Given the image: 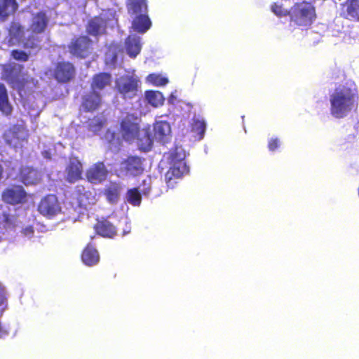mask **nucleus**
Masks as SVG:
<instances>
[{"mask_svg": "<svg viewBox=\"0 0 359 359\" xmlns=\"http://www.w3.org/2000/svg\"><path fill=\"white\" fill-rule=\"evenodd\" d=\"M290 15L292 22L302 27L311 25L316 18L313 6L305 2L296 4L291 9Z\"/></svg>", "mask_w": 359, "mask_h": 359, "instance_id": "6", "label": "nucleus"}, {"mask_svg": "<svg viewBox=\"0 0 359 359\" xmlns=\"http://www.w3.org/2000/svg\"><path fill=\"white\" fill-rule=\"evenodd\" d=\"M358 99L357 90L353 85L337 88L330 97L332 114L337 118L346 116L355 107Z\"/></svg>", "mask_w": 359, "mask_h": 359, "instance_id": "2", "label": "nucleus"}, {"mask_svg": "<svg viewBox=\"0 0 359 359\" xmlns=\"http://www.w3.org/2000/svg\"><path fill=\"white\" fill-rule=\"evenodd\" d=\"M3 78L20 93L22 91L26 93L36 86L34 80L22 72L21 65L15 63L11 64L5 69Z\"/></svg>", "mask_w": 359, "mask_h": 359, "instance_id": "5", "label": "nucleus"}, {"mask_svg": "<svg viewBox=\"0 0 359 359\" xmlns=\"http://www.w3.org/2000/svg\"><path fill=\"white\" fill-rule=\"evenodd\" d=\"M271 11L278 17H283L290 14V12H288L287 9L283 8V5L279 4L278 3H275L271 6Z\"/></svg>", "mask_w": 359, "mask_h": 359, "instance_id": "39", "label": "nucleus"}, {"mask_svg": "<svg viewBox=\"0 0 359 359\" xmlns=\"http://www.w3.org/2000/svg\"><path fill=\"white\" fill-rule=\"evenodd\" d=\"M82 165L77 158H71L66 169L67 180L74 182L81 177Z\"/></svg>", "mask_w": 359, "mask_h": 359, "instance_id": "18", "label": "nucleus"}, {"mask_svg": "<svg viewBox=\"0 0 359 359\" xmlns=\"http://www.w3.org/2000/svg\"><path fill=\"white\" fill-rule=\"evenodd\" d=\"M151 184L152 180L151 177L147 176L145 179L143 180L142 183L138 189L144 195L147 196L150 192Z\"/></svg>", "mask_w": 359, "mask_h": 359, "instance_id": "38", "label": "nucleus"}, {"mask_svg": "<svg viewBox=\"0 0 359 359\" xmlns=\"http://www.w3.org/2000/svg\"><path fill=\"white\" fill-rule=\"evenodd\" d=\"M1 222L0 221V223H1Z\"/></svg>", "mask_w": 359, "mask_h": 359, "instance_id": "49", "label": "nucleus"}, {"mask_svg": "<svg viewBox=\"0 0 359 359\" xmlns=\"http://www.w3.org/2000/svg\"><path fill=\"white\" fill-rule=\"evenodd\" d=\"M20 177L25 184H34L41 180L40 174L36 170L29 167L22 168Z\"/></svg>", "mask_w": 359, "mask_h": 359, "instance_id": "24", "label": "nucleus"}, {"mask_svg": "<svg viewBox=\"0 0 359 359\" xmlns=\"http://www.w3.org/2000/svg\"><path fill=\"white\" fill-rule=\"evenodd\" d=\"M168 102L170 104H177L180 107L182 110H185L187 112H190L192 106L191 104L177 100V91L172 92L169 97L168 98Z\"/></svg>", "mask_w": 359, "mask_h": 359, "instance_id": "35", "label": "nucleus"}, {"mask_svg": "<svg viewBox=\"0 0 359 359\" xmlns=\"http://www.w3.org/2000/svg\"><path fill=\"white\" fill-rule=\"evenodd\" d=\"M17 8L18 4L15 0H0V19L4 20L13 13Z\"/></svg>", "mask_w": 359, "mask_h": 359, "instance_id": "27", "label": "nucleus"}, {"mask_svg": "<svg viewBox=\"0 0 359 359\" xmlns=\"http://www.w3.org/2000/svg\"><path fill=\"white\" fill-rule=\"evenodd\" d=\"M27 194L21 186H12L7 188L2 194L4 202L16 205L26 201Z\"/></svg>", "mask_w": 359, "mask_h": 359, "instance_id": "12", "label": "nucleus"}, {"mask_svg": "<svg viewBox=\"0 0 359 359\" xmlns=\"http://www.w3.org/2000/svg\"><path fill=\"white\" fill-rule=\"evenodd\" d=\"M119 53H121V50L117 44L111 45L106 53L105 60L107 65H114Z\"/></svg>", "mask_w": 359, "mask_h": 359, "instance_id": "33", "label": "nucleus"}, {"mask_svg": "<svg viewBox=\"0 0 359 359\" xmlns=\"http://www.w3.org/2000/svg\"><path fill=\"white\" fill-rule=\"evenodd\" d=\"M280 145V142L278 138L271 137L269 140L268 147L270 151H275Z\"/></svg>", "mask_w": 359, "mask_h": 359, "instance_id": "42", "label": "nucleus"}, {"mask_svg": "<svg viewBox=\"0 0 359 359\" xmlns=\"http://www.w3.org/2000/svg\"><path fill=\"white\" fill-rule=\"evenodd\" d=\"M72 196L74 199H76L77 205L80 208H86L88 205L95 203V198L91 193L86 191L83 186H77Z\"/></svg>", "mask_w": 359, "mask_h": 359, "instance_id": "16", "label": "nucleus"}, {"mask_svg": "<svg viewBox=\"0 0 359 359\" xmlns=\"http://www.w3.org/2000/svg\"><path fill=\"white\" fill-rule=\"evenodd\" d=\"M146 81L147 83L156 86H163L168 83V79L166 76L158 74H149L147 77Z\"/></svg>", "mask_w": 359, "mask_h": 359, "instance_id": "36", "label": "nucleus"}, {"mask_svg": "<svg viewBox=\"0 0 359 359\" xmlns=\"http://www.w3.org/2000/svg\"><path fill=\"white\" fill-rule=\"evenodd\" d=\"M108 174L104 165L97 163L90 166L86 171V177L92 184H99L105 180Z\"/></svg>", "mask_w": 359, "mask_h": 359, "instance_id": "13", "label": "nucleus"}, {"mask_svg": "<svg viewBox=\"0 0 359 359\" xmlns=\"http://www.w3.org/2000/svg\"><path fill=\"white\" fill-rule=\"evenodd\" d=\"M143 171L142 159L137 156L128 157L123 161L116 174L118 177L136 176Z\"/></svg>", "mask_w": 359, "mask_h": 359, "instance_id": "9", "label": "nucleus"}, {"mask_svg": "<svg viewBox=\"0 0 359 359\" xmlns=\"http://www.w3.org/2000/svg\"><path fill=\"white\" fill-rule=\"evenodd\" d=\"M24 231L26 235H32L34 233L32 226H28L24 229Z\"/></svg>", "mask_w": 359, "mask_h": 359, "instance_id": "43", "label": "nucleus"}, {"mask_svg": "<svg viewBox=\"0 0 359 359\" xmlns=\"http://www.w3.org/2000/svg\"><path fill=\"white\" fill-rule=\"evenodd\" d=\"M205 130V123L203 119L195 118L191 123V131L196 134V137L201 140Z\"/></svg>", "mask_w": 359, "mask_h": 359, "instance_id": "32", "label": "nucleus"}, {"mask_svg": "<svg viewBox=\"0 0 359 359\" xmlns=\"http://www.w3.org/2000/svg\"><path fill=\"white\" fill-rule=\"evenodd\" d=\"M132 28L139 33L146 32L151 27V22L147 13L135 15Z\"/></svg>", "mask_w": 359, "mask_h": 359, "instance_id": "21", "label": "nucleus"}, {"mask_svg": "<svg viewBox=\"0 0 359 359\" xmlns=\"http://www.w3.org/2000/svg\"><path fill=\"white\" fill-rule=\"evenodd\" d=\"M127 8L131 15L147 13V0H128Z\"/></svg>", "mask_w": 359, "mask_h": 359, "instance_id": "26", "label": "nucleus"}, {"mask_svg": "<svg viewBox=\"0 0 359 359\" xmlns=\"http://www.w3.org/2000/svg\"><path fill=\"white\" fill-rule=\"evenodd\" d=\"M4 302V296L0 293V306H1Z\"/></svg>", "mask_w": 359, "mask_h": 359, "instance_id": "46", "label": "nucleus"}, {"mask_svg": "<svg viewBox=\"0 0 359 359\" xmlns=\"http://www.w3.org/2000/svg\"><path fill=\"white\" fill-rule=\"evenodd\" d=\"M140 37L135 35H130L125 44V48L127 54L131 57H135L140 52L142 45Z\"/></svg>", "mask_w": 359, "mask_h": 359, "instance_id": "20", "label": "nucleus"}, {"mask_svg": "<svg viewBox=\"0 0 359 359\" xmlns=\"http://www.w3.org/2000/svg\"><path fill=\"white\" fill-rule=\"evenodd\" d=\"M186 154L181 147H177L169 155V170L165 173V180L168 187L173 188L177 183V180L188 173L189 168L184 161Z\"/></svg>", "mask_w": 359, "mask_h": 359, "instance_id": "4", "label": "nucleus"}, {"mask_svg": "<svg viewBox=\"0 0 359 359\" xmlns=\"http://www.w3.org/2000/svg\"><path fill=\"white\" fill-rule=\"evenodd\" d=\"M154 136L160 142H165L171 133L170 126L168 121L156 119L154 126Z\"/></svg>", "mask_w": 359, "mask_h": 359, "instance_id": "17", "label": "nucleus"}, {"mask_svg": "<svg viewBox=\"0 0 359 359\" xmlns=\"http://www.w3.org/2000/svg\"><path fill=\"white\" fill-rule=\"evenodd\" d=\"M95 232L104 238H113L116 234L114 226H94Z\"/></svg>", "mask_w": 359, "mask_h": 359, "instance_id": "34", "label": "nucleus"}, {"mask_svg": "<svg viewBox=\"0 0 359 359\" xmlns=\"http://www.w3.org/2000/svg\"><path fill=\"white\" fill-rule=\"evenodd\" d=\"M90 42L86 36H81L69 46L70 53L77 57H85L88 55Z\"/></svg>", "mask_w": 359, "mask_h": 359, "instance_id": "14", "label": "nucleus"}, {"mask_svg": "<svg viewBox=\"0 0 359 359\" xmlns=\"http://www.w3.org/2000/svg\"><path fill=\"white\" fill-rule=\"evenodd\" d=\"M140 86L138 77L133 74H126L116 79V88L125 98H132L137 95Z\"/></svg>", "mask_w": 359, "mask_h": 359, "instance_id": "8", "label": "nucleus"}, {"mask_svg": "<svg viewBox=\"0 0 359 359\" xmlns=\"http://www.w3.org/2000/svg\"><path fill=\"white\" fill-rule=\"evenodd\" d=\"M49 18L45 12H39L33 15L30 29L25 31L21 25L14 22L9 30L11 45L22 43L26 48L37 47L38 41L34 39V34H39L46 29Z\"/></svg>", "mask_w": 359, "mask_h": 359, "instance_id": "1", "label": "nucleus"}, {"mask_svg": "<svg viewBox=\"0 0 359 359\" xmlns=\"http://www.w3.org/2000/svg\"><path fill=\"white\" fill-rule=\"evenodd\" d=\"M147 102L154 107H158L163 104L164 97L159 91L149 90L145 93Z\"/></svg>", "mask_w": 359, "mask_h": 359, "instance_id": "30", "label": "nucleus"}, {"mask_svg": "<svg viewBox=\"0 0 359 359\" xmlns=\"http://www.w3.org/2000/svg\"><path fill=\"white\" fill-rule=\"evenodd\" d=\"M54 74L59 82H67L74 76V69L72 65L69 62L58 63Z\"/></svg>", "mask_w": 359, "mask_h": 359, "instance_id": "15", "label": "nucleus"}, {"mask_svg": "<svg viewBox=\"0 0 359 359\" xmlns=\"http://www.w3.org/2000/svg\"><path fill=\"white\" fill-rule=\"evenodd\" d=\"M102 103L101 95L97 92L93 90L83 97V107L87 111H93L97 109Z\"/></svg>", "mask_w": 359, "mask_h": 359, "instance_id": "23", "label": "nucleus"}, {"mask_svg": "<svg viewBox=\"0 0 359 359\" xmlns=\"http://www.w3.org/2000/svg\"><path fill=\"white\" fill-rule=\"evenodd\" d=\"M8 334V332L0 324V338Z\"/></svg>", "mask_w": 359, "mask_h": 359, "instance_id": "44", "label": "nucleus"}, {"mask_svg": "<svg viewBox=\"0 0 359 359\" xmlns=\"http://www.w3.org/2000/svg\"><path fill=\"white\" fill-rule=\"evenodd\" d=\"M105 119L104 116H100L90 120L89 123V129L93 133L97 134L98 131L102 128L104 123Z\"/></svg>", "mask_w": 359, "mask_h": 359, "instance_id": "37", "label": "nucleus"}, {"mask_svg": "<svg viewBox=\"0 0 359 359\" xmlns=\"http://www.w3.org/2000/svg\"><path fill=\"white\" fill-rule=\"evenodd\" d=\"M140 192L138 188L129 189L126 194V201L134 206H139L142 201Z\"/></svg>", "mask_w": 359, "mask_h": 359, "instance_id": "31", "label": "nucleus"}, {"mask_svg": "<svg viewBox=\"0 0 359 359\" xmlns=\"http://www.w3.org/2000/svg\"><path fill=\"white\" fill-rule=\"evenodd\" d=\"M9 222V221H8V218H6V222Z\"/></svg>", "mask_w": 359, "mask_h": 359, "instance_id": "47", "label": "nucleus"}, {"mask_svg": "<svg viewBox=\"0 0 359 359\" xmlns=\"http://www.w3.org/2000/svg\"><path fill=\"white\" fill-rule=\"evenodd\" d=\"M39 212L45 217L51 218L61 211V207L55 195H48L44 197L39 205Z\"/></svg>", "mask_w": 359, "mask_h": 359, "instance_id": "10", "label": "nucleus"}, {"mask_svg": "<svg viewBox=\"0 0 359 359\" xmlns=\"http://www.w3.org/2000/svg\"><path fill=\"white\" fill-rule=\"evenodd\" d=\"M27 137V132L21 126H15L4 134L6 143L14 148L22 146V143Z\"/></svg>", "mask_w": 359, "mask_h": 359, "instance_id": "11", "label": "nucleus"}, {"mask_svg": "<svg viewBox=\"0 0 359 359\" xmlns=\"http://www.w3.org/2000/svg\"><path fill=\"white\" fill-rule=\"evenodd\" d=\"M111 83V76L107 73H101L93 77L91 84L92 90L99 93Z\"/></svg>", "mask_w": 359, "mask_h": 359, "instance_id": "25", "label": "nucleus"}, {"mask_svg": "<svg viewBox=\"0 0 359 359\" xmlns=\"http://www.w3.org/2000/svg\"><path fill=\"white\" fill-rule=\"evenodd\" d=\"M42 154L46 158H50V154L48 151H43Z\"/></svg>", "mask_w": 359, "mask_h": 359, "instance_id": "45", "label": "nucleus"}, {"mask_svg": "<svg viewBox=\"0 0 359 359\" xmlns=\"http://www.w3.org/2000/svg\"><path fill=\"white\" fill-rule=\"evenodd\" d=\"M81 260L88 266L97 264L100 261L98 251L91 244H88L81 253Z\"/></svg>", "mask_w": 359, "mask_h": 359, "instance_id": "19", "label": "nucleus"}, {"mask_svg": "<svg viewBox=\"0 0 359 359\" xmlns=\"http://www.w3.org/2000/svg\"><path fill=\"white\" fill-rule=\"evenodd\" d=\"M122 186L120 183L110 182L104 189V196L110 203H116L118 202Z\"/></svg>", "mask_w": 359, "mask_h": 359, "instance_id": "22", "label": "nucleus"}, {"mask_svg": "<svg viewBox=\"0 0 359 359\" xmlns=\"http://www.w3.org/2000/svg\"><path fill=\"white\" fill-rule=\"evenodd\" d=\"M72 222H76V220L74 219L72 220Z\"/></svg>", "mask_w": 359, "mask_h": 359, "instance_id": "48", "label": "nucleus"}, {"mask_svg": "<svg viewBox=\"0 0 359 359\" xmlns=\"http://www.w3.org/2000/svg\"><path fill=\"white\" fill-rule=\"evenodd\" d=\"M0 111L6 116L10 115L12 111V107L8 101L7 90L2 83H0Z\"/></svg>", "mask_w": 359, "mask_h": 359, "instance_id": "29", "label": "nucleus"}, {"mask_svg": "<svg viewBox=\"0 0 359 359\" xmlns=\"http://www.w3.org/2000/svg\"><path fill=\"white\" fill-rule=\"evenodd\" d=\"M344 15L349 19H358L359 17V0H347L344 5Z\"/></svg>", "mask_w": 359, "mask_h": 359, "instance_id": "28", "label": "nucleus"}, {"mask_svg": "<svg viewBox=\"0 0 359 359\" xmlns=\"http://www.w3.org/2000/svg\"><path fill=\"white\" fill-rule=\"evenodd\" d=\"M139 118L137 114H128L121 123V133L123 138L126 141H131L137 138L140 149L147 151L152 145V139L149 128L139 130Z\"/></svg>", "mask_w": 359, "mask_h": 359, "instance_id": "3", "label": "nucleus"}, {"mask_svg": "<svg viewBox=\"0 0 359 359\" xmlns=\"http://www.w3.org/2000/svg\"><path fill=\"white\" fill-rule=\"evenodd\" d=\"M116 23V11L109 9L103 11L100 17L91 20L87 29L90 34L97 35L103 33L107 26L113 27Z\"/></svg>", "mask_w": 359, "mask_h": 359, "instance_id": "7", "label": "nucleus"}, {"mask_svg": "<svg viewBox=\"0 0 359 359\" xmlns=\"http://www.w3.org/2000/svg\"><path fill=\"white\" fill-rule=\"evenodd\" d=\"M11 55L16 60L27 61L28 59V55L22 50H13Z\"/></svg>", "mask_w": 359, "mask_h": 359, "instance_id": "41", "label": "nucleus"}, {"mask_svg": "<svg viewBox=\"0 0 359 359\" xmlns=\"http://www.w3.org/2000/svg\"><path fill=\"white\" fill-rule=\"evenodd\" d=\"M103 138L112 144H118L120 142L119 137L115 132L111 130H108Z\"/></svg>", "mask_w": 359, "mask_h": 359, "instance_id": "40", "label": "nucleus"}]
</instances>
